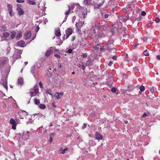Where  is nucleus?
<instances>
[{"mask_svg": "<svg viewBox=\"0 0 160 160\" xmlns=\"http://www.w3.org/2000/svg\"><path fill=\"white\" fill-rule=\"evenodd\" d=\"M113 42L114 41L112 39H109L105 45L106 50L109 52L111 54L115 53L116 52V49L114 48Z\"/></svg>", "mask_w": 160, "mask_h": 160, "instance_id": "nucleus-1", "label": "nucleus"}, {"mask_svg": "<svg viewBox=\"0 0 160 160\" xmlns=\"http://www.w3.org/2000/svg\"><path fill=\"white\" fill-rule=\"evenodd\" d=\"M17 10L18 12L19 15L20 16L24 14V12L22 8L21 7V5L20 4H18L17 5Z\"/></svg>", "mask_w": 160, "mask_h": 160, "instance_id": "nucleus-2", "label": "nucleus"}, {"mask_svg": "<svg viewBox=\"0 0 160 160\" xmlns=\"http://www.w3.org/2000/svg\"><path fill=\"white\" fill-rule=\"evenodd\" d=\"M1 83L3 85L4 87L7 90L8 88L7 78L6 77L3 78L1 80Z\"/></svg>", "mask_w": 160, "mask_h": 160, "instance_id": "nucleus-3", "label": "nucleus"}, {"mask_svg": "<svg viewBox=\"0 0 160 160\" xmlns=\"http://www.w3.org/2000/svg\"><path fill=\"white\" fill-rule=\"evenodd\" d=\"M84 24V22L81 21H79L75 24V26L78 31H80L81 28Z\"/></svg>", "mask_w": 160, "mask_h": 160, "instance_id": "nucleus-4", "label": "nucleus"}, {"mask_svg": "<svg viewBox=\"0 0 160 160\" xmlns=\"http://www.w3.org/2000/svg\"><path fill=\"white\" fill-rule=\"evenodd\" d=\"M10 123L12 125V128L13 130H15L17 124L15 120L13 118H11L10 120Z\"/></svg>", "mask_w": 160, "mask_h": 160, "instance_id": "nucleus-5", "label": "nucleus"}, {"mask_svg": "<svg viewBox=\"0 0 160 160\" xmlns=\"http://www.w3.org/2000/svg\"><path fill=\"white\" fill-rule=\"evenodd\" d=\"M73 32L72 29L71 28H67L65 31L66 35H67V38H68L71 35Z\"/></svg>", "mask_w": 160, "mask_h": 160, "instance_id": "nucleus-6", "label": "nucleus"}, {"mask_svg": "<svg viewBox=\"0 0 160 160\" xmlns=\"http://www.w3.org/2000/svg\"><path fill=\"white\" fill-rule=\"evenodd\" d=\"M93 59H92L91 58L88 57V59L86 63V65L87 66H92L93 65Z\"/></svg>", "mask_w": 160, "mask_h": 160, "instance_id": "nucleus-7", "label": "nucleus"}, {"mask_svg": "<svg viewBox=\"0 0 160 160\" xmlns=\"http://www.w3.org/2000/svg\"><path fill=\"white\" fill-rule=\"evenodd\" d=\"M103 138V136L99 133L96 132L95 133V139L98 140V141L102 139Z\"/></svg>", "mask_w": 160, "mask_h": 160, "instance_id": "nucleus-8", "label": "nucleus"}, {"mask_svg": "<svg viewBox=\"0 0 160 160\" xmlns=\"http://www.w3.org/2000/svg\"><path fill=\"white\" fill-rule=\"evenodd\" d=\"M31 32L30 31H28L26 32L24 35V38L25 39H29L30 37H31Z\"/></svg>", "mask_w": 160, "mask_h": 160, "instance_id": "nucleus-9", "label": "nucleus"}, {"mask_svg": "<svg viewBox=\"0 0 160 160\" xmlns=\"http://www.w3.org/2000/svg\"><path fill=\"white\" fill-rule=\"evenodd\" d=\"M103 3L102 0H99L97 2V3L95 5V7L97 8H98L103 4Z\"/></svg>", "mask_w": 160, "mask_h": 160, "instance_id": "nucleus-10", "label": "nucleus"}, {"mask_svg": "<svg viewBox=\"0 0 160 160\" xmlns=\"http://www.w3.org/2000/svg\"><path fill=\"white\" fill-rule=\"evenodd\" d=\"M63 94V92H56L55 94V98L57 99H60L61 98V96Z\"/></svg>", "mask_w": 160, "mask_h": 160, "instance_id": "nucleus-11", "label": "nucleus"}, {"mask_svg": "<svg viewBox=\"0 0 160 160\" xmlns=\"http://www.w3.org/2000/svg\"><path fill=\"white\" fill-rule=\"evenodd\" d=\"M18 46L21 47H24L25 46V42L23 41H20L17 43Z\"/></svg>", "mask_w": 160, "mask_h": 160, "instance_id": "nucleus-12", "label": "nucleus"}, {"mask_svg": "<svg viewBox=\"0 0 160 160\" xmlns=\"http://www.w3.org/2000/svg\"><path fill=\"white\" fill-rule=\"evenodd\" d=\"M53 52V50L51 49L48 50L45 54V56L47 57H49Z\"/></svg>", "mask_w": 160, "mask_h": 160, "instance_id": "nucleus-13", "label": "nucleus"}, {"mask_svg": "<svg viewBox=\"0 0 160 160\" xmlns=\"http://www.w3.org/2000/svg\"><path fill=\"white\" fill-rule=\"evenodd\" d=\"M82 64H77V66L80 68H82L83 70H84L85 69L86 67L85 66L84 64V62H82Z\"/></svg>", "mask_w": 160, "mask_h": 160, "instance_id": "nucleus-14", "label": "nucleus"}, {"mask_svg": "<svg viewBox=\"0 0 160 160\" xmlns=\"http://www.w3.org/2000/svg\"><path fill=\"white\" fill-rule=\"evenodd\" d=\"M55 34L56 36L60 38L61 35V33L60 29H58V30L55 31Z\"/></svg>", "mask_w": 160, "mask_h": 160, "instance_id": "nucleus-15", "label": "nucleus"}, {"mask_svg": "<svg viewBox=\"0 0 160 160\" xmlns=\"http://www.w3.org/2000/svg\"><path fill=\"white\" fill-rule=\"evenodd\" d=\"M27 1L29 4L35 5L36 4V2H35L34 0H27Z\"/></svg>", "mask_w": 160, "mask_h": 160, "instance_id": "nucleus-16", "label": "nucleus"}, {"mask_svg": "<svg viewBox=\"0 0 160 160\" xmlns=\"http://www.w3.org/2000/svg\"><path fill=\"white\" fill-rule=\"evenodd\" d=\"M32 90L38 93V87L37 85H36L32 89Z\"/></svg>", "mask_w": 160, "mask_h": 160, "instance_id": "nucleus-17", "label": "nucleus"}, {"mask_svg": "<svg viewBox=\"0 0 160 160\" xmlns=\"http://www.w3.org/2000/svg\"><path fill=\"white\" fill-rule=\"evenodd\" d=\"M128 88L127 89V90H125V92H127V91H132V90L133 89H134V87H133L132 85H129V86H128Z\"/></svg>", "mask_w": 160, "mask_h": 160, "instance_id": "nucleus-18", "label": "nucleus"}, {"mask_svg": "<svg viewBox=\"0 0 160 160\" xmlns=\"http://www.w3.org/2000/svg\"><path fill=\"white\" fill-rule=\"evenodd\" d=\"M9 36V33L8 32H4L3 33V37L4 38H7Z\"/></svg>", "mask_w": 160, "mask_h": 160, "instance_id": "nucleus-19", "label": "nucleus"}, {"mask_svg": "<svg viewBox=\"0 0 160 160\" xmlns=\"http://www.w3.org/2000/svg\"><path fill=\"white\" fill-rule=\"evenodd\" d=\"M92 0H84L83 1V3L85 5H88L91 2Z\"/></svg>", "mask_w": 160, "mask_h": 160, "instance_id": "nucleus-20", "label": "nucleus"}, {"mask_svg": "<svg viewBox=\"0 0 160 160\" xmlns=\"http://www.w3.org/2000/svg\"><path fill=\"white\" fill-rule=\"evenodd\" d=\"M68 150V148H67L64 149H62V148H61L60 149V153L62 154H64L65 153L66 151Z\"/></svg>", "mask_w": 160, "mask_h": 160, "instance_id": "nucleus-21", "label": "nucleus"}, {"mask_svg": "<svg viewBox=\"0 0 160 160\" xmlns=\"http://www.w3.org/2000/svg\"><path fill=\"white\" fill-rule=\"evenodd\" d=\"M54 135L55 134L54 133H52L50 134L49 141L50 143H51L52 142V138L54 136Z\"/></svg>", "mask_w": 160, "mask_h": 160, "instance_id": "nucleus-22", "label": "nucleus"}, {"mask_svg": "<svg viewBox=\"0 0 160 160\" xmlns=\"http://www.w3.org/2000/svg\"><path fill=\"white\" fill-rule=\"evenodd\" d=\"M30 95H31V97H32L33 96H35L38 93L35 92H34L33 91H31L30 92Z\"/></svg>", "mask_w": 160, "mask_h": 160, "instance_id": "nucleus-23", "label": "nucleus"}, {"mask_svg": "<svg viewBox=\"0 0 160 160\" xmlns=\"http://www.w3.org/2000/svg\"><path fill=\"white\" fill-rule=\"evenodd\" d=\"M71 10L68 9V11H66L65 13V14L66 15L65 18H67L68 15H69L70 13H71Z\"/></svg>", "mask_w": 160, "mask_h": 160, "instance_id": "nucleus-24", "label": "nucleus"}, {"mask_svg": "<svg viewBox=\"0 0 160 160\" xmlns=\"http://www.w3.org/2000/svg\"><path fill=\"white\" fill-rule=\"evenodd\" d=\"M7 8L8 11L12 10V6L11 4H8Z\"/></svg>", "mask_w": 160, "mask_h": 160, "instance_id": "nucleus-25", "label": "nucleus"}, {"mask_svg": "<svg viewBox=\"0 0 160 160\" xmlns=\"http://www.w3.org/2000/svg\"><path fill=\"white\" fill-rule=\"evenodd\" d=\"M23 79L22 78H20L18 79V83L20 85H22L23 84Z\"/></svg>", "mask_w": 160, "mask_h": 160, "instance_id": "nucleus-26", "label": "nucleus"}, {"mask_svg": "<svg viewBox=\"0 0 160 160\" xmlns=\"http://www.w3.org/2000/svg\"><path fill=\"white\" fill-rule=\"evenodd\" d=\"M68 9L71 11V10H72L74 9L75 6L74 4H72L70 6L68 5Z\"/></svg>", "mask_w": 160, "mask_h": 160, "instance_id": "nucleus-27", "label": "nucleus"}, {"mask_svg": "<svg viewBox=\"0 0 160 160\" xmlns=\"http://www.w3.org/2000/svg\"><path fill=\"white\" fill-rule=\"evenodd\" d=\"M22 36V33L20 32L16 36V38L18 39H19Z\"/></svg>", "mask_w": 160, "mask_h": 160, "instance_id": "nucleus-28", "label": "nucleus"}, {"mask_svg": "<svg viewBox=\"0 0 160 160\" xmlns=\"http://www.w3.org/2000/svg\"><path fill=\"white\" fill-rule=\"evenodd\" d=\"M16 35V33L15 32H12L11 35V37L12 38H14L15 37Z\"/></svg>", "mask_w": 160, "mask_h": 160, "instance_id": "nucleus-29", "label": "nucleus"}, {"mask_svg": "<svg viewBox=\"0 0 160 160\" xmlns=\"http://www.w3.org/2000/svg\"><path fill=\"white\" fill-rule=\"evenodd\" d=\"M40 108L42 109H44L46 108V106L43 104H40L39 106Z\"/></svg>", "mask_w": 160, "mask_h": 160, "instance_id": "nucleus-30", "label": "nucleus"}, {"mask_svg": "<svg viewBox=\"0 0 160 160\" xmlns=\"http://www.w3.org/2000/svg\"><path fill=\"white\" fill-rule=\"evenodd\" d=\"M143 54L144 55L147 56H148L149 55V53L147 51V50L144 51L143 52Z\"/></svg>", "mask_w": 160, "mask_h": 160, "instance_id": "nucleus-31", "label": "nucleus"}, {"mask_svg": "<svg viewBox=\"0 0 160 160\" xmlns=\"http://www.w3.org/2000/svg\"><path fill=\"white\" fill-rule=\"evenodd\" d=\"M54 56L57 58H60L61 56L60 55L59 52L56 53L54 54Z\"/></svg>", "mask_w": 160, "mask_h": 160, "instance_id": "nucleus-32", "label": "nucleus"}, {"mask_svg": "<svg viewBox=\"0 0 160 160\" xmlns=\"http://www.w3.org/2000/svg\"><path fill=\"white\" fill-rule=\"evenodd\" d=\"M132 59L134 61H137L138 60V58L136 56L134 55Z\"/></svg>", "mask_w": 160, "mask_h": 160, "instance_id": "nucleus-33", "label": "nucleus"}, {"mask_svg": "<svg viewBox=\"0 0 160 160\" xmlns=\"http://www.w3.org/2000/svg\"><path fill=\"white\" fill-rule=\"evenodd\" d=\"M30 133L29 132H28V131L27 132V134H26V138H24L25 139H28L29 138V137L30 136Z\"/></svg>", "mask_w": 160, "mask_h": 160, "instance_id": "nucleus-34", "label": "nucleus"}, {"mask_svg": "<svg viewBox=\"0 0 160 160\" xmlns=\"http://www.w3.org/2000/svg\"><path fill=\"white\" fill-rule=\"evenodd\" d=\"M8 11L10 16L11 17H12L14 14V12H13V10L9 11Z\"/></svg>", "mask_w": 160, "mask_h": 160, "instance_id": "nucleus-35", "label": "nucleus"}, {"mask_svg": "<svg viewBox=\"0 0 160 160\" xmlns=\"http://www.w3.org/2000/svg\"><path fill=\"white\" fill-rule=\"evenodd\" d=\"M140 89L141 91H143L145 90V87L143 85H142L140 88Z\"/></svg>", "mask_w": 160, "mask_h": 160, "instance_id": "nucleus-36", "label": "nucleus"}, {"mask_svg": "<svg viewBox=\"0 0 160 160\" xmlns=\"http://www.w3.org/2000/svg\"><path fill=\"white\" fill-rule=\"evenodd\" d=\"M92 38V40L94 41V42H95L96 43L98 42V40L96 37H95L94 38L93 37V38Z\"/></svg>", "mask_w": 160, "mask_h": 160, "instance_id": "nucleus-37", "label": "nucleus"}, {"mask_svg": "<svg viewBox=\"0 0 160 160\" xmlns=\"http://www.w3.org/2000/svg\"><path fill=\"white\" fill-rule=\"evenodd\" d=\"M128 19V18L127 17V18H121V20L122 21L125 22H126L127 20Z\"/></svg>", "mask_w": 160, "mask_h": 160, "instance_id": "nucleus-38", "label": "nucleus"}, {"mask_svg": "<svg viewBox=\"0 0 160 160\" xmlns=\"http://www.w3.org/2000/svg\"><path fill=\"white\" fill-rule=\"evenodd\" d=\"M34 103L36 105H39L40 102L38 100L35 99Z\"/></svg>", "mask_w": 160, "mask_h": 160, "instance_id": "nucleus-39", "label": "nucleus"}, {"mask_svg": "<svg viewBox=\"0 0 160 160\" xmlns=\"http://www.w3.org/2000/svg\"><path fill=\"white\" fill-rule=\"evenodd\" d=\"M125 60L128 62H129L130 61V60L128 58V54H126V56L125 58Z\"/></svg>", "mask_w": 160, "mask_h": 160, "instance_id": "nucleus-40", "label": "nucleus"}, {"mask_svg": "<svg viewBox=\"0 0 160 160\" xmlns=\"http://www.w3.org/2000/svg\"><path fill=\"white\" fill-rule=\"evenodd\" d=\"M111 90L112 92L113 93H115L116 92L117 90H116V89L115 88L113 87L111 89Z\"/></svg>", "mask_w": 160, "mask_h": 160, "instance_id": "nucleus-41", "label": "nucleus"}, {"mask_svg": "<svg viewBox=\"0 0 160 160\" xmlns=\"http://www.w3.org/2000/svg\"><path fill=\"white\" fill-rule=\"evenodd\" d=\"M51 93V90H47L46 91V93L48 94L49 95H52V93Z\"/></svg>", "mask_w": 160, "mask_h": 160, "instance_id": "nucleus-42", "label": "nucleus"}, {"mask_svg": "<svg viewBox=\"0 0 160 160\" xmlns=\"http://www.w3.org/2000/svg\"><path fill=\"white\" fill-rule=\"evenodd\" d=\"M16 1L18 3H23L25 2V0H17Z\"/></svg>", "mask_w": 160, "mask_h": 160, "instance_id": "nucleus-43", "label": "nucleus"}, {"mask_svg": "<svg viewBox=\"0 0 160 160\" xmlns=\"http://www.w3.org/2000/svg\"><path fill=\"white\" fill-rule=\"evenodd\" d=\"M72 52V50L71 48H69V49L66 52L69 53H71Z\"/></svg>", "mask_w": 160, "mask_h": 160, "instance_id": "nucleus-44", "label": "nucleus"}, {"mask_svg": "<svg viewBox=\"0 0 160 160\" xmlns=\"http://www.w3.org/2000/svg\"><path fill=\"white\" fill-rule=\"evenodd\" d=\"M155 21L156 23H158L160 21L159 18L158 17H157L155 20Z\"/></svg>", "mask_w": 160, "mask_h": 160, "instance_id": "nucleus-45", "label": "nucleus"}, {"mask_svg": "<svg viewBox=\"0 0 160 160\" xmlns=\"http://www.w3.org/2000/svg\"><path fill=\"white\" fill-rule=\"evenodd\" d=\"M152 23L151 22H149L147 24V27L148 28L150 27L152 25Z\"/></svg>", "mask_w": 160, "mask_h": 160, "instance_id": "nucleus-46", "label": "nucleus"}, {"mask_svg": "<svg viewBox=\"0 0 160 160\" xmlns=\"http://www.w3.org/2000/svg\"><path fill=\"white\" fill-rule=\"evenodd\" d=\"M39 86L41 88H43V84L41 82H40L39 83Z\"/></svg>", "mask_w": 160, "mask_h": 160, "instance_id": "nucleus-47", "label": "nucleus"}, {"mask_svg": "<svg viewBox=\"0 0 160 160\" xmlns=\"http://www.w3.org/2000/svg\"><path fill=\"white\" fill-rule=\"evenodd\" d=\"M105 49H106L105 48V46L104 47H100V50L102 51H105Z\"/></svg>", "mask_w": 160, "mask_h": 160, "instance_id": "nucleus-48", "label": "nucleus"}, {"mask_svg": "<svg viewBox=\"0 0 160 160\" xmlns=\"http://www.w3.org/2000/svg\"><path fill=\"white\" fill-rule=\"evenodd\" d=\"M82 56L83 58H85L87 57V55L86 53H82Z\"/></svg>", "mask_w": 160, "mask_h": 160, "instance_id": "nucleus-49", "label": "nucleus"}, {"mask_svg": "<svg viewBox=\"0 0 160 160\" xmlns=\"http://www.w3.org/2000/svg\"><path fill=\"white\" fill-rule=\"evenodd\" d=\"M68 38H67V35H66V34H64L62 37V39L64 41L67 39Z\"/></svg>", "mask_w": 160, "mask_h": 160, "instance_id": "nucleus-50", "label": "nucleus"}, {"mask_svg": "<svg viewBox=\"0 0 160 160\" xmlns=\"http://www.w3.org/2000/svg\"><path fill=\"white\" fill-rule=\"evenodd\" d=\"M112 58L114 60H116L117 59V57L116 55H113Z\"/></svg>", "mask_w": 160, "mask_h": 160, "instance_id": "nucleus-51", "label": "nucleus"}, {"mask_svg": "<svg viewBox=\"0 0 160 160\" xmlns=\"http://www.w3.org/2000/svg\"><path fill=\"white\" fill-rule=\"evenodd\" d=\"M95 112H92L91 113L90 116L92 117H94L95 116Z\"/></svg>", "mask_w": 160, "mask_h": 160, "instance_id": "nucleus-52", "label": "nucleus"}, {"mask_svg": "<svg viewBox=\"0 0 160 160\" xmlns=\"http://www.w3.org/2000/svg\"><path fill=\"white\" fill-rule=\"evenodd\" d=\"M141 15L143 16H145L146 15V12L145 11H142L141 12Z\"/></svg>", "mask_w": 160, "mask_h": 160, "instance_id": "nucleus-53", "label": "nucleus"}, {"mask_svg": "<svg viewBox=\"0 0 160 160\" xmlns=\"http://www.w3.org/2000/svg\"><path fill=\"white\" fill-rule=\"evenodd\" d=\"M86 124L85 123H84L83 125L82 126V129H84L85 128H86Z\"/></svg>", "mask_w": 160, "mask_h": 160, "instance_id": "nucleus-54", "label": "nucleus"}, {"mask_svg": "<svg viewBox=\"0 0 160 160\" xmlns=\"http://www.w3.org/2000/svg\"><path fill=\"white\" fill-rule=\"evenodd\" d=\"M76 37L75 36H72V39L71 40L72 41H73L75 39Z\"/></svg>", "mask_w": 160, "mask_h": 160, "instance_id": "nucleus-55", "label": "nucleus"}, {"mask_svg": "<svg viewBox=\"0 0 160 160\" xmlns=\"http://www.w3.org/2000/svg\"><path fill=\"white\" fill-rule=\"evenodd\" d=\"M23 113H24V116H27L28 115V113L27 112H26V111H23Z\"/></svg>", "mask_w": 160, "mask_h": 160, "instance_id": "nucleus-56", "label": "nucleus"}, {"mask_svg": "<svg viewBox=\"0 0 160 160\" xmlns=\"http://www.w3.org/2000/svg\"><path fill=\"white\" fill-rule=\"evenodd\" d=\"M61 68V63H59L58 64V69H60Z\"/></svg>", "mask_w": 160, "mask_h": 160, "instance_id": "nucleus-57", "label": "nucleus"}, {"mask_svg": "<svg viewBox=\"0 0 160 160\" xmlns=\"http://www.w3.org/2000/svg\"><path fill=\"white\" fill-rule=\"evenodd\" d=\"M104 18H107L108 17V15L107 14H105L104 15Z\"/></svg>", "mask_w": 160, "mask_h": 160, "instance_id": "nucleus-58", "label": "nucleus"}, {"mask_svg": "<svg viewBox=\"0 0 160 160\" xmlns=\"http://www.w3.org/2000/svg\"><path fill=\"white\" fill-rule=\"evenodd\" d=\"M147 39H148V38L144 37L143 38V40L144 42H145V41H146L147 40Z\"/></svg>", "mask_w": 160, "mask_h": 160, "instance_id": "nucleus-59", "label": "nucleus"}, {"mask_svg": "<svg viewBox=\"0 0 160 160\" xmlns=\"http://www.w3.org/2000/svg\"><path fill=\"white\" fill-rule=\"evenodd\" d=\"M113 63L112 62L110 61L108 64V65L109 66H111L112 64Z\"/></svg>", "mask_w": 160, "mask_h": 160, "instance_id": "nucleus-60", "label": "nucleus"}, {"mask_svg": "<svg viewBox=\"0 0 160 160\" xmlns=\"http://www.w3.org/2000/svg\"><path fill=\"white\" fill-rule=\"evenodd\" d=\"M148 115L146 113H144L142 115V117H144L145 116H147Z\"/></svg>", "mask_w": 160, "mask_h": 160, "instance_id": "nucleus-61", "label": "nucleus"}, {"mask_svg": "<svg viewBox=\"0 0 160 160\" xmlns=\"http://www.w3.org/2000/svg\"><path fill=\"white\" fill-rule=\"evenodd\" d=\"M39 29V27L38 26L36 29V32H38V31Z\"/></svg>", "mask_w": 160, "mask_h": 160, "instance_id": "nucleus-62", "label": "nucleus"}, {"mask_svg": "<svg viewBox=\"0 0 160 160\" xmlns=\"http://www.w3.org/2000/svg\"><path fill=\"white\" fill-rule=\"evenodd\" d=\"M150 90L152 92H154V89H153V87H152L151 88H150Z\"/></svg>", "mask_w": 160, "mask_h": 160, "instance_id": "nucleus-63", "label": "nucleus"}, {"mask_svg": "<svg viewBox=\"0 0 160 160\" xmlns=\"http://www.w3.org/2000/svg\"><path fill=\"white\" fill-rule=\"evenodd\" d=\"M157 58L159 60H160V55H158L157 56Z\"/></svg>", "mask_w": 160, "mask_h": 160, "instance_id": "nucleus-64", "label": "nucleus"}]
</instances>
